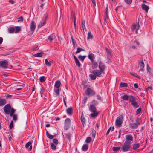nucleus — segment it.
I'll list each match as a JSON object with an SVG mask.
<instances>
[{"mask_svg":"<svg viewBox=\"0 0 153 153\" xmlns=\"http://www.w3.org/2000/svg\"><path fill=\"white\" fill-rule=\"evenodd\" d=\"M121 98L125 100H129V102L131 103L132 105L135 108H137L139 107L138 102L136 101L135 98L132 95L130 96L125 94L121 97Z\"/></svg>","mask_w":153,"mask_h":153,"instance_id":"1","label":"nucleus"},{"mask_svg":"<svg viewBox=\"0 0 153 153\" xmlns=\"http://www.w3.org/2000/svg\"><path fill=\"white\" fill-rule=\"evenodd\" d=\"M131 144L128 142L125 141L123 145L121 147V150L123 152H126L129 150Z\"/></svg>","mask_w":153,"mask_h":153,"instance_id":"2","label":"nucleus"},{"mask_svg":"<svg viewBox=\"0 0 153 153\" xmlns=\"http://www.w3.org/2000/svg\"><path fill=\"white\" fill-rule=\"evenodd\" d=\"M123 117L120 115L118 117L116 120V125L118 127L120 126L123 122Z\"/></svg>","mask_w":153,"mask_h":153,"instance_id":"3","label":"nucleus"},{"mask_svg":"<svg viewBox=\"0 0 153 153\" xmlns=\"http://www.w3.org/2000/svg\"><path fill=\"white\" fill-rule=\"evenodd\" d=\"M85 94L92 96L94 95L95 94V92L90 88H87L85 90Z\"/></svg>","mask_w":153,"mask_h":153,"instance_id":"4","label":"nucleus"},{"mask_svg":"<svg viewBox=\"0 0 153 153\" xmlns=\"http://www.w3.org/2000/svg\"><path fill=\"white\" fill-rule=\"evenodd\" d=\"M71 120L69 118H66L65 121L64 128L65 130H68L70 128Z\"/></svg>","mask_w":153,"mask_h":153,"instance_id":"5","label":"nucleus"},{"mask_svg":"<svg viewBox=\"0 0 153 153\" xmlns=\"http://www.w3.org/2000/svg\"><path fill=\"white\" fill-rule=\"evenodd\" d=\"M11 108V106L10 104H6L4 107L5 113L7 114H10Z\"/></svg>","mask_w":153,"mask_h":153,"instance_id":"6","label":"nucleus"},{"mask_svg":"<svg viewBox=\"0 0 153 153\" xmlns=\"http://www.w3.org/2000/svg\"><path fill=\"white\" fill-rule=\"evenodd\" d=\"M98 67L99 69L103 72L105 70V66L102 61L101 60L99 61Z\"/></svg>","mask_w":153,"mask_h":153,"instance_id":"7","label":"nucleus"},{"mask_svg":"<svg viewBox=\"0 0 153 153\" xmlns=\"http://www.w3.org/2000/svg\"><path fill=\"white\" fill-rule=\"evenodd\" d=\"M8 64V62L7 60H4L2 61H0V67L4 68H7V66Z\"/></svg>","mask_w":153,"mask_h":153,"instance_id":"8","label":"nucleus"},{"mask_svg":"<svg viewBox=\"0 0 153 153\" xmlns=\"http://www.w3.org/2000/svg\"><path fill=\"white\" fill-rule=\"evenodd\" d=\"M102 72H103L100 70L95 69L93 71L92 73L95 75L97 77H100Z\"/></svg>","mask_w":153,"mask_h":153,"instance_id":"9","label":"nucleus"},{"mask_svg":"<svg viewBox=\"0 0 153 153\" xmlns=\"http://www.w3.org/2000/svg\"><path fill=\"white\" fill-rule=\"evenodd\" d=\"M126 140L125 141L131 144V141L133 140V137L132 135L131 134L127 135L126 136Z\"/></svg>","mask_w":153,"mask_h":153,"instance_id":"10","label":"nucleus"},{"mask_svg":"<svg viewBox=\"0 0 153 153\" xmlns=\"http://www.w3.org/2000/svg\"><path fill=\"white\" fill-rule=\"evenodd\" d=\"M139 46V43L137 40H135L134 42L132 43L131 46V48L134 49L137 47H138Z\"/></svg>","mask_w":153,"mask_h":153,"instance_id":"11","label":"nucleus"},{"mask_svg":"<svg viewBox=\"0 0 153 153\" xmlns=\"http://www.w3.org/2000/svg\"><path fill=\"white\" fill-rule=\"evenodd\" d=\"M139 66L140 68V71H143L144 67V64L143 60H141L139 63Z\"/></svg>","mask_w":153,"mask_h":153,"instance_id":"12","label":"nucleus"},{"mask_svg":"<svg viewBox=\"0 0 153 153\" xmlns=\"http://www.w3.org/2000/svg\"><path fill=\"white\" fill-rule=\"evenodd\" d=\"M89 111L92 112H95L97 111L96 109L95 105H90L89 108Z\"/></svg>","mask_w":153,"mask_h":153,"instance_id":"13","label":"nucleus"},{"mask_svg":"<svg viewBox=\"0 0 153 153\" xmlns=\"http://www.w3.org/2000/svg\"><path fill=\"white\" fill-rule=\"evenodd\" d=\"M55 36L53 34H51L48 36L47 41L49 42H52V41L55 39Z\"/></svg>","mask_w":153,"mask_h":153,"instance_id":"14","label":"nucleus"},{"mask_svg":"<svg viewBox=\"0 0 153 153\" xmlns=\"http://www.w3.org/2000/svg\"><path fill=\"white\" fill-rule=\"evenodd\" d=\"M36 25L34 23V21H33L31 22L30 25V30L32 31H34V30L35 29L36 27Z\"/></svg>","mask_w":153,"mask_h":153,"instance_id":"15","label":"nucleus"},{"mask_svg":"<svg viewBox=\"0 0 153 153\" xmlns=\"http://www.w3.org/2000/svg\"><path fill=\"white\" fill-rule=\"evenodd\" d=\"M92 63V67L93 69L96 68L98 66V64L97 62L95 61H93L91 62Z\"/></svg>","mask_w":153,"mask_h":153,"instance_id":"16","label":"nucleus"},{"mask_svg":"<svg viewBox=\"0 0 153 153\" xmlns=\"http://www.w3.org/2000/svg\"><path fill=\"white\" fill-rule=\"evenodd\" d=\"M142 9L144 10L146 13H147L149 8L148 6L145 5L144 4H143L142 5Z\"/></svg>","mask_w":153,"mask_h":153,"instance_id":"17","label":"nucleus"},{"mask_svg":"<svg viewBox=\"0 0 153 153\" xmlns=\"http://www.w3.org/2000/svg\"><path fill=\"white\" fill-rule=\"evenodd\" d=\"M88 58L91 62L94 61L95 59L94 55L92 53H90L88 55Z\"/></svg>","mask_w":153,"mask_h":153,"instance_id":"18","label":"nucleus"},{"mask_svg":"<svg viewBox=\"0 0 153 153\" xmlns=\"http://www.w3.org/2000/svg\"><path fill=\"white\" fill-rule=\"evenodd\" d=\"M130 127L132 129H137L138 128V126L136 123L130 124Z\"/></svg>","mask_w":153,"mask_h":153,"instance_id":"19","label":"nucleus"},{"mask_svg":"<svg viewBox=\"0 0 153 153\" xmlns=\"http://www.w3.org/2000/svg\"><path fill=\"white\" fill-rule=\"evenodd\" d=\"M61 85V83L59 81H57L55 82L54 86V88H59Z\"/></svg>","mask_w":153,"mask_h":153,"instance_id":"20","label":"nucleus"},{"mask_svg":"<svg viewBox=\"0 0 153 153\" xmlns=\"http://www.w3.org/2000/svg\"><path fill=\"white\" fill-rule=\"evenodd\" d=\"M106 52L107 53V57L108 58H109L112 56V54L111 53L110 51L107 48H105Z\"/></svg>","mask_w":153,"mask_h":153,"instance_id":"21","label":"nucleus"},{"mask_svg":"<svg viewBox=\"0 0 153 153\" xmlns=\"http://www.w3.org/2000/svg\"><path fill=\"white\" fill-rule=\"evenodd\" d=\"M31 143H32L30 141H29L26 144L25 146V147L26 148H28L29 146H30V147L29 149V150H31L32 148V146L31 145Z\"/></svg>","mask_w":153,"mask_h":153,"instance_id":"22","label":"nucleus"},{"mask_svg":"<svg viewBox=\"0 0 153 153\" xmlns=\"http://www.w3.org/2000/svg\"><path fill=\"white\" fill-rule=\"evenodd\" d=\"M81 120L82 125L84 126L85 123V120L83 113L82 114L81 116Z\"/></svg>","mask_w":153,"mask_h":153,"instance_id":"23","label":"nucleus"},{"mask_svg":"<svg viewBox=\"0 0 153 153\" xmlns=\"http://www.w3.org/2000/svg\"><path fill=\"white\" fill-rule=\"evenodd\" d=\"M6 103V100L4 99H0V106H3Z\"/></svg>","mask_w":153,"mask_h":153,"instance_id":"24","label":"nucleus"},{"mask_svg":"<svg viewBox=\"0 0 153 153\" xmlns=\"http://www.w3.org/2000/svg\"><path fill=\"white\" fill-rule=\"evenodd\" d=\"M66 112L68 114L71 115L72 112V108L71 107H70L66 109Z\"/></svg>","mask_w":153,"mask_h":153,"instance_id":"25","label":"nucleus"},{"mask_svg":"<svg viewBox=\"0 0 153 153\" xmlns=\"http://www.w3.org/2000/svg\"><path fill=\"white\" fill-rule=\"evenodd\" d=\"M54 91L55 92L56 94V95H59V91L61 90V89L59 88H54Z\"/></svg>","mask_w":153,"mask_h":153,"instance_id":"26","label":"nucleus"},{"mask_svg":"<svg viewBox=\"0 0 153 153\" xmlns=\"http://www.w3.org/2000/svg\"><path fill=\"white\" fill-rule=\"evenodd\" d=\"M44 53L42 52H40L37 53L35 54L34 56L35 57H41L42 56Z\"/></svg>","mask_w":153,"mask_h":153,"instance_id":"27","label":"nucleus"},{"mask_svg":"<svg viewBox=\"0 0 153 153\" xmlns=\"http://www.w3.org/2000/svg\"><path fill=\"white\" fill-rule=\"evenodd\" d=\"M89 76L90 77L91 79L92 80H95L97 77L96 76L93 74H90Z\"/></svg>","mask_w":153,"mask_h":153,"instance_id":"28","label":"nucleus"},{"mask_svg":"<svg viewBox=\"0 0 153 153\" xmlns=\"http://www.w3.org/2000/svg\"><path fill=\"white\" fill-rule=\"evenodd\" d=\"M88 146L87 144H84L82 147V149L84 151H86L88 149Z\"/></svg>","mask_w":153,"mask_h":153,"instance_id":"29","label":"nucleus"},{"mask_svg":"<svg viewBox=\"0 0 153 153\" xmlns=\"http://www.w3.org/2000/svg\"><path fill=\"white\" fill-rule=\"evenodd\" d=\"M128 86V84L126 83L121 82L120 83V86L121 88L127 87Z\"/></svg>","mask_w":153,"mask_h":153,"instance_id":"30","label":"nucleus"},{"mask_svg":"<svg viewBox=\"0 0 153 153\" xmlns=\"http://www.w3.org/2000/svg\"><path fill=\"white\" fill-rule=\"evenodd\" d=\"M16 111V110L14 109L13 108H11L10 113V116L12 117L13 115H14V114L15 112Z\"/></svg>","mask_w":153,"mask_h":153,"instance_id":"31","label":"nucleus"},{"mask_svg":"<svg viewBox=\"0 0 153 153\" xmlns=\"http://www.w3.org/2000/svg\"><path fill=\"white\" fill-rule=\"evenodd\" d=\"M45 63L46 65L48 66H50L51 65V62L48 61L47 59H46L45 60Z\"/></svg>","mask_w":153,"mask_h":153,"instance_id":"32","label":"nucleus"},{"mask_svg":"<svg viewBox=\"0 0 153 153\" xmlns=\"http://www.w3.org/2000/svg\"><path fill=\"white\" fill-rule=\"evenodd\" d=\"M24 87L23 85H21L16 86V90L19 91L23 89Z\"/></svg>","mask_w":153,"mask_h":153,"instance_id":"33","label":"nucleus"},{"mask_svg":"<svg viewBox=\"0 0 153 153\" xmlns=\"http://www.w3.org/2000/svg\"><path fill=\"white\" fill-rule=\"evenodd\" d=\"M93 113L91 114L90 116L91 117H94L97 116L98 114V112L95 111V112H93Z\"/></svg>","mask_w":153,"mask_h":153,"instance_id":"34","label":"nucleus"},{"mask_svg":"<svg viewBox=\"0 0 153 153\" xmlns=\"http://www.w3.org/2000/svg\"><path fill=\"white\" fill-rule=\"evenodd\" d=\"M85 50L84 49L78 47L77 48V50L75 52V54H77L78 53L82 51H84Z\"/></svg>","mask_w":153,"mask_h":153,"instance_id":"35","label":"nucleus"},{"mask_svg":"<svg viewBox=\"0 0 153 153\" xmlns=\"http://www.w3.org/2000/svg\"><path fill=\"white\" fill-rule=\"evenodd\" d=\"M112 150L114 151H117L119 150L120 149H121V147H112Z\"/></svg>","mask_w":153,"mask_h":153,"instance_id":"36","label":"nucleus"},{"mask_svg":"<svg viewBox=\"0 0 153 153\" xmlns=\"http://www.w3.org/2000/svg\"><path fill=\"white\" fill-rule=\"evenodd\" d=\"M45 80V77L44 76H41L39 78L40 81L41 82H44Z\"/></svg>","mask_w":153,"mask_h":153,"instance_id":"37","label":"nucleus"},{"mask_svg":"<svg viewBox=\"0 0 153 153\" xmlns=\"http://www.w3.org/2000/svg\"><path fill=\"white\" fill-rule=\"evenodd\" d=\"M93 37V36L91 32L90 31L89 32L88 35L87 39L88 40L90 39H92Z\"/></svg>","mask_w":153,"mask_h":153,"instance_id":"38","label":"nucleus"},{"mask_svg":"<svg viewBox=\"0 0 153 153\" xmlns=\"http://www.w3.org/2000/svg\"><path fill=\"white\" fill-rule=\"evenodd\" d=\"M15 33H17L21 30L20 27L19 26H16L15 27Z\"/></svg>","mask_w":153,"mask_h":153,"instance_id":"39","label":"nucleus"},{"mask_svg":"<svg viewBox=\"0 0 153 153\" xmlns=\"http://www.w3.org/2000/svg\"><path fill=\"white\" fill-rule=\"evenodd\" d=\"M8 30L9 33H12L14 32L15 29L12 27H10L8 29Z\"/></svg>","mask_w":153,"mask_h":153,"instance_id":"40","label":"nucleus"},{"mask_svg":"<svg viewBox=\"0 0 153 153\" xmlns=\"http://www.w3.org/2000/svg\"><path fill=\"white\" fill-rule=\"evenodd\" d=\"M86 57L85 56H82L81 55H79L78 57L79 58V59L82 61H83L85 59V58Z\"/></svg>","mask_w":153,"mask_h":153,"instance_id":"41","label":"nucleus"},{"mask_svg":"<svg viewBox=\"0 0 153 153\" xmlns=\"http://www.w3.org/2000/svg\"><path fill=\"white\" fill-rule=\"evenodd\" d=\"M141 120L140 118H138L136 120V123L138 126L141 123Z\"/></svg>","mask_w":153,"mask_h":153,"instance_id":"42","label":"nucleus"},{"mask_svg":"<svg viewBox=\"0 0 153 153\" xmlns=\"http://www.w3.org/2000/svg\"><path fill=\"white\" fill-rule=\"evenodd\" d=\"M46 135L47 137L49 139H51L54 137V136L50 135L47 131H46Z\"/></svg>","mask_w":153,"mask_h":153,"instance_id":"43","label":"nucleus"},{"mask_svg":"<svg viewBox=\"0 0 153 153\" xmlns=\"http://www.w3.org/2000/svg\"><path fill=\"white\" fill-rule=\"evenodd\" d=\"M140 147V145L139 144H136L133 145V149L135 150L139 148Z\"/></svg>","mask_w":153,"mask_h":153,"instance_id":"44","label":"nucleus"},{"mask_svg":"<svg viewBox=\"0 0 153 153\" xmlns=\"http://www.w3.org/2000/svg\"><path fill=\"white\" fill-rule=\"evenodd\" d=\"M51 147L53 150L56 149V145L55 144H54L53 143H51Z\"/></svg>","mask_w":153,"mask_h":153,"instance_id":"45","label":"nucleus"},{"mask_svg":"<svg viewBox=\"0 0 153 153\" xmlns=\"http://www.w3.org/2000/svg\"><path fill=\"white\" fill-rule=\"evenodd\" d=\"M45 20L43 22H40L38 25V27L40 28L41 27L45 24Z\"/></svg>","mask_w":153,"mask_h":153,"instance_id":"46","label":"nucleus"},{"mask_svg":"<svg viewBox=\"0 0 153 153\" xmlns=\"http://www.w3.org/2000/svg\"><path fill=\"white\" fill-rule=\"evenodd\" d=\"M75 61L76 65L78 67H80L81 66V64L78 59L75 60Z\"/></svg>","mask_w":153,"mask_h":153,"instance_id":"47","label":"nucleus"},{"mask_svg":"<svg viewBox=\"0 0 153 153\" xmlns=\"http://www.w3.org/2000/svg\"><path fill=\"white\" fill-rule=\"evenodd\" d=\"M44 91L45 89L42 87L40 91V94H41V97H42V94H43Z\"/></svg>","mask_w":153,"mask_h":153,"instance_id":"48","label":"nucleus"},{"mask_svg":"<svg viewBox=\"0 0 153 153\" xmlns=\"http://www.w3.org/2000/svg\"><path fill=\"white\" fill-rule=\"evenodd\" d=\"M85 141L87 143H89L91 141V138L90 137H88L87 138Z\"/></svg>","mask_w":153,"mask_h":153,"instance_id":"49","label":"nucleus"},{"mask_svg":"<svg viewBox=\"0 0 153 153\" xmlns=\"http://www.w3.org/2000/svg\"><path fill=\"white\" fill-rule=\"evenodd\" d=\"M13 119L14 121H16L17 120V115L16 114H14L13 116Z\"/></svg>","mask_w":153,"mask_h":153,"instance_id":"50","label":"nucleus"},{"mask_svg":"<svg viewBox=\"0 0 153 153\" xmlns=\"http://www.w3.org/2000/svg\"><path fill=\"white\" fill-rule=\"evenodd\" d=\"M52 141L53 142V143L54 144H55L56 145L58 144V142L57 139H53Z\"/></svg>","mask_w":153,"mask_h":153,"instance_id":"51","label":"nucleus"},{"mask_svg":"<svg viewBox=\"0 0 153 153\" xmlns=\"http://www.w3.org/2000/svg\"><path fill=\"white\" fill-rule=\"evenodd\" d=\"M96 134V131L94 129H93L92 131V137L94 138L95 137Z\"/></svg>","mask_w":153,"mask_h":153,"instance_id":"52","label":"nucleus"},{"mask_svg":"<svg viewBox=\"0 0 153 153\" xmlns=\"http://www.w3.org/2000/svg\"><path fill=\"white\" fill-rule=\"evenodd\" d=\"M65 137L67 138L69 140H70L71 135L70 134L68 133L67 134H65Z\"/></svg>","mask_w":153,"mask_h":153,"instance_id":"53","label":"nucleus"},{"mask_svg":"<svg viewBox=\"0 0 153 153\" xmlns=\"http://www.w3.org/2000/svg\"><path fill=\"white\" fill-rule=\"evenodd\" d=\"M141 108H139L138 109H137L136 111V113L137 115L139 114L141 112Z\"/></svg>","mask_w":153,"mask_h":153,"instance_id":"54","label":"nucleus"},{"mask_svg":"<svg viewBox=\"0 0 153 153\" xmlns=\"http://www.w3.org/2000/svg\"><path fill=\"white\" fill-rule=\"evenodd\" d=\"M136 28V25L135 24H134L131 27V29L132 31H134Z\"/></svg>","mask_w":153,"mask_h":153,"instance_id":"55","label":"nucleus"},{"mask_svg":"<svg viewBox=\"0 0 153 153\" xmlns=\"http://www.w3.org/2000/svg\"><path fill=\"white\" fill-rule=\"evenodd\" d=\"M73 20H74V26L75 27L76 18V16L75 15V14H74L73 15Z\"/></svg>","mask_w":153,"mask_h":153,"instance_id":"56","label":"nucleus"},{"mask_svg":"<svg viewBox=\"0 0 153 153\" xmlns=\"http://www.w3.org/2000/svg\"><path fill=\"white\" fill-rule=\"evenodd\" d=\"M132 0H124L125 2L128 4H131L132 2Z\"/></svg>","mask_w":153,"mask_h":153,"instance_id":"57","label":"nucleus"},{"mask_svg":"<svg viewBox=\"0 0 153 153\" xmlns=\"http://www.w3.org/2000/svg\"><path fill=\"white\" fill-rule=\"evenodd\" d=\"M13 121H12L9 125V128L10 129H12L13 128Z\"/></svg>","mask_w":153,"mask_h":153,"instance_id":"58","label":"nucleus"},{"mask_svg":"<svg viewBox=\"0 0 153 153\" xmlns=\"http://www.w3.org/2000/svg\"><path fill=\"white\" fill-rule=\"evenodd\" d=\"M91 1L93 3V6L94 7L96 6V2L95 0H91Z\"/></svg>","mask_w":153,"mask_h":153,"instance_id":"59","label":"nucleus"},{"mask_svg":"<svg viewBox=\"0 0 153 153\" xmlns=\"http://www.w3.org/2000/svg\"><path fill=\"white\" fill-rule=\"evenodd\" d=\"M82 27H85V20H83L82 22Z\"/></svg>","mask_w":153,"mask_h":153,"instance_id":"60","label":"nucleus"},{"mask_svg":"<svg viewBox=\"0 0 153 153\" xmlns=\"http://www.w3.org/2000/svg\"><path fill=\"white\" fill-rule=\"evenodd\" d=\"M18 22L22 21H23V18L22 17V16H21L19 18H18Z\"/></svg>","mask_w":153,"mask_h":153,"instance_id":"61","label":"nucleus"},{"mask_svg":"<svg viewBox=\"0 0 153 153\" xmlns=\"http://www.w3.org/2000/svg\"><path fill=\"white\" fill-rule=\"evenodd\" d=\"M72 43H73V45H74H74H75L76 44V41H75V40L73 39V37H72Z\"/></svg>","mask_w":153,"mask_h":153,"instance_id":"62","label":"nucleus"},{"mask_svg":"<svg viewBox=\"0 0 153 153\" xmlns=\"http://www.w3.org/2000/svg\"><path fill=\"white\" fill-rule=\"evenodd\" d=\"M140 27V23L139 22H137V28L136 30V33H137V30L139 29Z\"/></svg>","mask_w":153,"mask_h":153,"instance_id":"63","label":"nucleus"},{"mask_svg":"<svg viewBox=\"0 0 153 153\" xmlns=\"http://www.w3.org/2000/svg\"><path fill=\"white\" fill-rule=\"evenodd\" d=\"M111 127H110V128H109L108 129V131H107V132L106 134V135H108V134H109V133L111 130Z\"/></svg>","mask_w":153,"mask_h":153,"instance_id":"64","label":"nucleus"}]
</instances>
